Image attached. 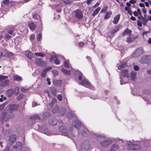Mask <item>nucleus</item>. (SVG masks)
<instances>
[{
    "mask_svg": "<svg viewBox=\"0 0 151 151\" xmlns=\"http://www.w3.org/2000/svg\"><path fill=\"white\" fill-rule=\"evenodd\" d=\"M121 74L124 77L128 78L129 77V75L128 73V70L127 69L122 70L121 72Z\"/></svg>",
    "mask_w": 151,
    "mask_h": 151,
    "instance_id": "obj_11",
    "label": "nucleus"
},
{
    "mask_svg": "<svg viewBox=\"0 0 151 151\" xmlns=\"http://www.w3.org/2000/svg\"><path fill=\"white\" fill-rule=\"evenodd\" d=\"M53 74L54 76H56L58 74V72L56 70H54L53 71Z\"/></svg>",
    "mask_w": 151,
    "mask_h": 151,
    "instance_id": "obj_50",
    "label": "nucleus"
},
{
    "mask_svg": "<svg viewBox=\"0 0 151 151\" xmlns=\"http://www.w3.org/2000/svg\"><path fill=\"white\" fill-rule=\"evenodd\" d=\"M101 8L100 7H98L94 11V12L92 14V16H94L96 15L99 12V11L100 10Z\"/></svg>",
    "mask_w": 151,
    "mask_h": 151,
    "instance_id": "obj_26",
    "label": "nucleus"
},
{
    "mask_svg": "<svg viewBox=\"0 0 151 151\" xmlns=\"http://www.w3.org/2000/svg\"><path fill=\"white\" fill-rule=\"evenodd\" d=\"M62 71L65 75H70V74L71 73L70 70H67L64 68H63L62 69Z\"/></svg>",
    "mask_w": 151,
    "mask_h": 151,
    "instance_id": "obj_24",
    "label": "nucleus"
},
{
    "mask_svg": "<svg viewBox=\"0 0 151 151\" xmlns=\"http://www.w3.org/2000/svg\"><path fill=\"white\" fill-rule=\"evenodd\" d=\"M50 91L52 94L55 96H56L57 93V91L55 88L52 87L50 88Z\"/></svg>",
    "mask_w": 151,
    "mask_h": 151,
    "instance_id": "obj_13",
    "label": "nucleus"
},
{
    "mask_svg": "<svg viewBox=\"0 0 151 151\" xmlns=\"http://www.w3.org/2000/svg\"><path fill=\"white\" fill-rule=\"evenodd\" d=\"M31 119L32 120H40V118L37 115H35L31 117Z\"/></svg>",
    "mask_w": 151,
    "mask_h": 151,
    "instance_id": "obj_29",
    "label": "nucleus"
},
{
    "mask_svg": "<svg viewBox=\"0 0 151 151\" xmlns=\"http://www.w3.org/2000/svg\"><path fill=\"white\" fill-rule=\"evenodd\" d=\"M35 62L36 64L40 66H42L45 63V62L43 61L42 59L40 58H36Z\"/></svg>",
    "mask_w": 151,
    "mask_h": 151,
    "instance_id": "obj_4",
    "label": "nucleus"
},
{
    "mask_svg": "<svg viewBox=\"0 0 151 151\" xmlns=\"http://www.w3.org/2000/svg\"><path fill=\"white\" fill-rule=\"evenodd\" d=\"M25 55L27 58L30 59H32V53L31 51L26 52L25 53Z\"/></svg>",
    "mask_w": 151,
    "mask_h": 151,
    "instance_id": "obj_18",
    "label": "nucleus"
},
{
    "mask_svg": "<svg viewBox=\"0 0 151 151\" xmlns=\"http://www.w3.org/2000/svg\"><path fill=\"white\" fill-rule=\"evenodd\" d=\"M57 98L58 100L60 101H61L62 100V96L60 94H58L57 95Z\"/></svg>",
    "mask_w": 151,
    "mask_h": 151,
    "instance_id": "obj_39",
    "label": "nucleus"
},
{
    "mask_svg": "<svg viewBox=\"0 0 151 151\" xmlns=\"http://www.w3.org/2000/svg\"><path fill=\"white\" fill-rule=\"evenodd\" d=\"M42 38V35L41 34H39L38 35L37 37V41H40Z\"/></svg>",
    "mask_w": 151,
    "mask_h": 151,
    "instance_id": "obj_49",
    "label": "nucleus"
},
{
    "mask_svg": "<svg viewBox=\"0 0 151 151\" xmlns=\"http://www.w3.org/2000/svg\"><path fill=\"white\" fill-rule=\"evenodd\" d=\"M58 106L56 107L55 108H54V109L52 110V112L54 113H55L58 110Z\"/></svg>",
    "mask_w": 151,
    "mask_h": 151,
    "instance_id": "obj_51",
    "label": "nucleus"
},
{
    "mask_svg": "<svg viewBox=\"0 0 151 151\" xmlns=\"http://www.w3.org/2000/svg\"><path fill=\"white\" fill-rule=\"evenodd\" d=\"M19 108L18 105L14 104L9 105V110L11 111H14L17 110Z\"/></svg>",
    "mask_w": 151,
    "mask_h": 151,
    "instance_id": "obj_7",
    "label": "nucleus"
},
{
    "mask_svg": "<svg viewBox=\"0 0 151 151\" xmlns=\"http://www.w3.org/2000/svg\"><path fill=\"white\" fill-rule=\"evenodd\" d=\"M66 115L69 119H71L73 117V114L70 112H67L66 114Z\"/></svg>",
    "mask_w": 151,
    "mask_h": 151,
    "instance_id": "obj_31",
    "label": "nucleus"
},
{
    "mask_svg": "<svg viewBox=\"0 0 151 151\" xmlns=\"http://www.w3.org/2000/svg\"><path fill=\"white\" fill-rule=\"evenodd\" d=\"M22 144L20 142H18L14 146V148L16 150L15 151H22Z\"/></svg>",
    "mask_w": 151,
    "mask_h": 151,
    "instance_id": "obj_2",
    "label": "nucleus"
},
{
    "mask_svg": "<svg viewBox=\"0 0 151 151\" xmlns=\"http://www.w3.org/2000/svg\"><path fill=\"white\" fill-rule=\"evenodd\" d=\"M92 0H87L86 1V3L87 4L89 5L91 3Z\"/></svg>",
    "mask_w": 151,
    "mask_h": 151,
    "instance_id": "obj_55",
    "label": "nucleus"
},
{
    "mask_svg": "<svg viewBox=\"0 0 151 151\" xmlns=\"http://www.w3.org/2000/svg\"><path fill=\"white\" fill-rule=\"evenodd\" d=\"M100 144L103 147H106L111 143V141L104 140L100 142Z\"/></svg>",
    "mask_w": 151,
    "mask_h": 151,
    "instance_id": "obj_5",
    "label": "nucleus"
},
{
    "mask_svg": "<svg viewBox=\"0 0 151 151\" xmlns=\"http://www.w3.org/2000/svg\"><path fill=\"white\" fill-rule=\"evenodd\" d=\"M6 114V112L5 111H4L1 114V115L0 116V119L2 120H3L4 119L5 115Z\"/></svg>",
    "mask_w": 151,
    "mask_h": 151,
    "instance_id": "obj_28",
    "label": "nucleus"
},
{
    "mask_svg": "<svg viewBox=\"0 0 151 151\" xmlns=\"http://www.w3.org/2000/svg\"><path fill=\"white\" fill-rule=\"evenodd\" d=\"M60 62V60H58V58L56 57L55 60V63L56 65H58L59 64Z\"/></svg>",
    "mask_w": 151,
    "mask_h": 151,
    "instance_id": "obj_43",
    "label": "nucleus"
},
{
    "mask_svg": "<svg viewBox=\"0 0 151 151\" xmlns=\"http://www.w3.org/2000/svg\"><path fill=\"white\" fill-rule=\"evenodd\" d=\"M33 18L35 19H38L40 17L39 15L36 13H34L32 15Z\"/></svg>",
    "mask_w": 151,
    "mask_h": 151,
    "instance_id": "obj_35",
    "label": "nucleus"
},
{
    "mask_svg": "<svg viewBox=\"0 0 151 151\" xmlns=\"http://www.w3.org/2000/svg\"><path fill=\"white\" fill-rule=\"evenodd\" d=\"M22 79L21 77L18 76H14L13 77V79L14 81H19L22 80Z\"/></svg>",
    "mask_w": 151,
    "mask_h": 151,
    "instance_id": "obj_27",
    "label": "nucleus"
},
{
    "mask_svg": "<svg viewBox=\"0 0 151 151\" xmlns=\"http://www.w3.org/2000/svg\"><path fill=\"white\" fill-rule=\"evenodd\" d=\"M36 27L35 25L34 22H30L29 26V27L31 30H34Z\"/></svg>",
    "mask_w": 151,
    "mask_h": 151,
    "instance_id": "obj_19",
    "label": "nucleus"
},
{
    "mask_svg": "<svg viewBox=\"0 0 151 151\" xmlns=\"http://www.w3.org/2000/svg\"><path fill=\"white\" fill-rule=\"evenodd\" d=\"M118 149V146L116 144H114L111 147L110 149V151H116Z\"/></svg>",
    "mask_w": 151,
    "mask_h": 151,
    "instance_id": "obj_21",
    "label": "nucleus"
},
{
    "mask_svg": "<svg viewBox=\"0 0 151 151\" xmlns=\"http://www.w3.org/2000/svg\"><path fill=\"white\" fill-rule=\"evenodd\" d=\"M142 20V23H143V25H146L147 22V21L148 20V19L146 18H145V17H144L143 18Z\"/></svg>",
    "mask_w": 151,
    "mask_h": 151,
    "instance_id": "obj_33",
    "label": "nucleus"
},
{
    "mask_svg": "<svg viewBox=\"0 0 151 151\" xmlns=\"http://www.w3.org/2000/svg\"><path fill=\"white\" fill-rule=\"evenodd\" d=\"M137 25L140 27L142 26V22L141 21L138 20L137 22Z\"/></svg>",
    "mask_w": 151,
    "mask_h": 151,
    "instance_id": "obj_54",
    "label": "nucleus"
},
{
    "mask_svg": "<svg viewBox=\"0 0 151 151\" xmlns=\"http://www.w3.org/2000/svg\"><path fill=\"white\" fill-rule=\"evenodd\" d=\"M84 45V43L82 42H81L78 43V46L79 47H82Z\"/></svg>",
    "mask_w": 151,
    "mask_h": 151,
    "instance_id": "obj_53",
    "label": "nucleus"
},
{
    "mask_svg": "<svg viewBox=\"0 0 151 151\" xmlns=\"http://www.w3.org/2000/svg\"><path fill=\"white\" fill-rule=\"evenodd\" d=\"M129 2L131 4H134L136 2L135 0H130Z\"/></svg>",
    "mask_w": 151,
    "mask_h": 151,
    "instance_id": "obj_58",
    "label": "nucleus"
},
{
    "mask_svg": "<svg viewBox=\"0 0 151 151\" xmlns=\"http://www.w3.org/2000/svg\"><path fill=\"white\" fill-rule=\"evenodd\" d=\"M49 122L50 125L52 126H55L57 123V120L53 119H50Z\"/></svg>",
    "mask_w": 151,
    "mask_h": 151,
    "instance_id": "obj_15",
    "label": "nucleus"
},
{
    "mask_svg": "<svg viewBox=\"0 0 151 151\" xmlns=\"http://www.w3.org/2000/svg\"><path fill=\"white\" fill-rule=\"evenodd\" d=\"M4 151H9V146H7Z\"/></svg>",
    "mask_w": 151,
    "mask_h": 151,
    "instance_id": "obj_64",
    "label": "nucleus"
},
{
    "mask_svg": "<svg viewBox=\"0 0 151 151\" xmlns=\"http://www.w3.org/2000/svg\"><path fill=\"white\" fill-rule=\"evenodd\" d=\"M127 66V64L126 62L121 63V64L118 67V69L121 70L122 68H125Z\"/></svg>",
    "mask_w": 151,
    "mask_h": 151,
    "instance_id": "obj_20",
    "label": "nucleus"
},
{
    "mask_svg": "<svg viewBox=\"0 0 151 151\" xmlns=\"http://www.w3.org/2000/svg\"><path fill=\"white\" fill-rule=\"evenodd\" d=\"M14 93V90L13 89H10L7 90L6 92V94L8 97L12 96Z\"/></svg>",
    "mask_w": 151,
    "mask_h": 151,
    "instance_id": "obj_9",
    "label": "nucleus"
},
{
    "mask_svg": "<svg viewBox=\"0 0 151 151\" xmlns=\"http://www.w3.org/2000/svg\"><path fill=\"white\" fill-rule=\"evenodd\" d=\"M107 9V7L106 6H104L101 9V12H106Z\"/></svg>",
    "mask_w": 151,
    "mask_h": 151,
    "instance_id": "obj_41",
    "label": "nucleus"
},
{
    "mask_svg": "<svg viewBox=\"0 0 151 151\" xmlns=\"http://www.w3.org/2000/svg\"><path fill=\"white\" fill-rule=\"evenodd\" d=\"M8 78L7 76H0V82L1 81L4 80Z\"/></svg>",
    "mask_w": 151,
    "mask_h": 151,
    "instance_id": "obj_38",
    "label": "nucleus"
},
{
    "mask_svg": "<svg viewBox=\"0 0 151 151\" xmlns=\"http://www.w3.org/2000/svg\"><path fill=\"white\" fill-rule=\"evenodd\" d=\"M81 84L82 85L85 86L86 85H89V83L86 80H83L81 83Z\"/></svg>",
    "mask_w": 151,
    "mask_h": 151,
    "instance_id": "obj_25",
    "label": "nucleus"
},
{
    "mask_svg": "<svg viewBox=\"0 0 151 151\" xmlns=\"http://www.w3.org/2000/svg\"><path fill=\"white\" fill-rule=\"evenodd\" d=\"M57 101V100L55 98H53L52 99V100L51 101V103L50 104V106H53L55 103Z\"/></svg>",
    "mask_w": 151,
    "mask_h": 151,
    "instance_id": "obj_32",
    "label": "nucleus"
},
{
    "mask_svg": "<svg viewBox=\"0 0 151 151\" xmlns=\"http://www.w3.org/2000/svg\"><path fill=\"white\" fill-rule=\"evenodd\" d=\"M35 38V36L34 35H32L30 36V40L31 41L33 40Z\"/></svg>",
    "mask_w": 151,
    "mask_h": 151,
    "instance_id": "obj_52",
    "label": "nucleus"
},
{
    "mask_svg": "<svg viewBox=\"0 0 151 151\" xmlns=\"http://www.w3.org/2000/svg\"><path fill=\"white\" fill-rule=\"evenodd\" d=\"M64 65L65 67L66 68H69V64L68 62L65 61L64 62Z\"/></svg>",
    "mask_w": 151,
    "mask_h": 151,
    "instance_id": "obj_46",
    "label": "nucleus"
},
{
    "mask_svg": "<svg viewBox=\"0 0 151 151\" xmlns=\"http://www.w3.org/2000/svg\"><path fill=\"white\" fill-rule=\"evenodd\" d=\"M119 30V29L117 27H116L115 29H113L111 30V32L112 34L115 33L116 32H117Z\"/></svg>",
    "mask_w": 151,
    "mask_h": 151,
    "instance_id": "obj_40",
    "label": "nucleus"
},
{
    "mask_svg": "<svg viewBox=\"0 0 151 151\" xmlns=\"http://www.w3.org/2000/svg\"><path fill=\"white\" fill-rule=\"evenodd\" d=\"M14 29H10L8 31V33L10 35H12L13 36H14L15 35V34L13 33V32L14 31Z\"/></svg>",
    "mask_w": 151,
    "mask_h": 151,
    "instance_id": "obj_42",
    "label": "nucleus"
},
{
    "mask_svg": "<svg viewBox=\"0 0 151 151\" xmlns=\"http://www.w3.org/2000/svg\"><path fill=\"white\" fill-rule=\"evenodd\" d=\"M24 96V95L22 93H20L17 97V99L18 101H20L23 98Z\"/></svg>",
    "mask_w": 151,
    "mask_h": 151,
    "instance_id": "obj_36",
    "label": "nucleus"
},
{
    "mask_svg": "<svg viewBox=\"0 0 151 151\" xmlns=\"http://www.w3.org/2000/svg\"><path fill=\"white\" fill-rule=\"evenodd\" d=\"M75 17L78 19H82L83 16L82 12L79 9L75 10Z\"/></svg>",
    "mask_w": 151,
    "mask_h": 151,
    "instance_id": "obj_3",
    "label": "nucleus"
},
{
    "mask_svg": "<svg viewBox=\"0 0 151 151\" xmlns=\"http://www.w3.org/2000/svg\"><path fill=\"white\" fill-rule=\"evenodd\" d=\"M134 146H136L135 145H134V144H129L128 145V149L129 150H133V149L134 148Z\"/></svg>",
    "mask_w": 151,
    "mask_h": 151,
    "instance_id": "obj_30",
    "label": "nucleus"
},
{
    "mask_svg": "<svg viewBox=\"0 0 151 151\" xmlns=\"http://www.w3.org/2000/svg\"><path fill=\"white\" fill-rule=\"evenodd\" d=\"M64 2V3H65V4H70L71 3V1H70L69 0H67L66 1H65Z\"/></svg>",
    "mask_w": 151,
    "mask_h": 151,
    "instance_id": "obj_59",
    "label": "nucleus"
},
{
    "mask_svg": "<svg viewBox=\"0 0 151 151\" xmlns=\"http://www.w3.org/2000/svg\"><path fill=\"white\" fill-rule=\"evenodd\" d=\"M136 76V73L135 72H132L131 73L130 77L132 80H134L135 79Z\"/></svg>",
    "mask_w": 151,
    "mask_h": 151,
    "instance_id": "obj_22",
    "label": "nucleus"
},
{
    "mask_svg": "<svg viewBox=\"0 0 151 151\" xmlns=\"http://www.w3.org/2000/svg\"><path fill=\"white\" fill-rule=\"evenodd\" d=\"M75 127L77 128V129H79L80 128L81 125V122L78 121L76 120L74 122Z\"/></svg>",
    "mask_w": 151,
    "mask_h": 151,
    "instance_id": "obj_14",
    "label": "nucleus"
},
{
    "mask_svg": "<svg viewBox=\"0 0 151 151\" xmlns=\"http://www.w3.org/2000/svg\"><path fill=\"white\" fill-rule=\"evenodd\" d=\"M15 5V2L12 1H11L10 2V6H13Z\"/></svg>",
    "mask_w": 151,
    "mask_h": 151,
    "instance_id": "obj_61",
    "label": "nucleus"
},
{
    "mask_svg": "<svg viewBox=\"0 0 151 151\" xmlns=\"http://www.w3.org/2000/svg\"><path fill=\"white\" fill-rule=\"evenodd\" d=\"M134 69L135 70L137 71L139 70V67L137 65H135L134 67Z\"/></svg>",
    "mask_w": 151,
    "mask_h": 151,
    "instance_id": "obj_56",
    "label": "nucleus"
},
{
    "mask_svg": "<svg viewBox=\"0 0 151 151\" xmlns=\"http://www.w3.org/2000/svg\"><path fill=\"white\" fill-rule=\"evenodd\" d=\"M27 89H25L23 87H22L21 88V91L22 92H26V91H27Z\"/></svg>",
    "mask_w": 151,
    "mask_h": 151,
    "instance_id": "obj_57",
    "label": "nucleus"
},
{
    "mask_svg": "<svg viewBox=\"0 0 151 151\" xmlns=\"http://www.w3.org/2000/svg\"><path fill=\"white\" fill-rule=\"evenodd\" d=\"M120 17V15L118 14L116 15L114 18L113 22L115 24H116L119 21Z\"/></svg>",
    "mask_w": 151,
    "mask_h": 151,
    "instance_id": "obj_16",
    "label": "nucleus"
},
{
    "mask_svg": "<svg viewBox=\"0 0 151 151\" xmlns=\"http://www.w3.org/2000/svg\"><path fill=\"white\" fill-rule=\"evenodd\" d=\"M133 14L134 16L136 17L138 15V14L137 11H135L133 12Z\"/></svg>",
    "mask_w": 151,
    "mask_h": 151,
    "instance_id": "obj_60",
    "label": "nucleus"
},
{
    "mask_svg": "<svg viewBox=\"0 0 151 151\" xmlns=\"http://www.w3.org/2000/svg\"><path fill=\"white\" fill-rule=\"evenodd\" d=\"M56 83L58 84L57 85L58 86H60L62 83V81L61 80H59L56 82Z\"/></svg>",
    "mask_w": 151,
    "mask_h": 151,
    "instance_id": "obj_48",
    "label": "nucleus"
},
{
    "mask_svg": "<svg viewBox=\"0 0 151 151\" xmlns=\"http://www.w3.org/2000/svg\"><path fill=\"white\" fill-rule=\"evenodd\" d=\"M6 105V103H4L3 104L0 105V110H2L5 107Z\"/></svg>",
    "mask_w": 151,
    "mask_h": 151,
    "instance_id": "obj_44",
    "label": "nucleus"
},
{
    "mask_svg": "<svg viewBox=\"0 0 151 151\" xmlns=\"http://www.w3.org/2000/svg\"><path fill=\"white\" fill-rule=\"evenodd\" d=\"M137 38L136 37H133L132 35H130L127 38L126 41L128 43H131L134 42Z\"/></svg>",
    "mask_w": 151,
    "mask_h": 151,
    "instance_id": "obj_8",
    "label": "nucleus"
},
{
    "mask_svg": "<svg viewBox=\"0 0 151 151\" xmlns=\"http://www.w3.org/2000/svg\"><path fill=\"white\" fill-rule=\"evenodd\" d=\"M132 33L131 30L127 29L123 33L122 36H124L125 35H130Z\"/></svg>",
    "mask_w": 151,
    "mask_h": 151,
    "instance_id": "obj_12",
    "label": "nucleus"
},
{
    "mask_svg": "<svg viewBox=\"0 0 151 151\" xmlns=\"http://www.w3.org/2000/svg\"><path fill=\"white\" fill-rule=\"evenodd\" d=\"M7 55L11 57L12 56V53L11 52H9L8 53H7Z\"/></svg>",
    "mask_w": 151,
    "mask_h": 151,
    "instance_id": "obj_63",
    "label": "nucleus"
},
{
    "mask_svg": "<svg viewBox=\"0 0 151 151\" xmlns=\"http://www.w3.org/2000/svg\"><path fill=\"white\" fill-rule=\"evenodd\" d=\"M46 81L48 82V84L49 85H50L51 84V82L50 81V80L49 78H47L46 79Z\"/></svg>",
    "mask_w": 151,
    "mask_h": 151,
    "instance_id": "obj_62",
    "label": "nucleus"
},
{
    "mask_svg": "<svg viewBox=\"0 0 151 151\" xmlns=\"http://www.w3.org/2000/svg\"><path fill=\"white\" fill-rule=\"evenodd\" d=\"M60 131L64 135L69 137L70 135V133L67 130L65 126H60L59 128Z\"/></svg>",
    "mask_w": 151,
    "mask_h": 151,
    "instance_id": "obj_1",
    "label": "nucleus"
},
{
    "mask_svg": "<svg viewBox=\"0 0 151 151\" xmlns=\"http://www.w3.org/2000/svg\"><path fill=\"white\" fill-rule=\"evenodd\" d=\"M35 55L36 56H41L42 57H44L45 56V55L44 54H42L41 52H39V53L35 52Z\"/></svg>",
    "mask_w": 151,
    "mask_h": 151,
    "instance_id": "obj_34",
    "label": "nucleus"
},
{
    "mask_svg": "<svg viewBox=\"0 0 151 151\" xmlns=\"http://www.w3.org/2000/svg\"><path fill=\"white\" fill-rule=\"evenodd\" d=\"M111 14L112 12L111 11H108L105 16L104 19H108L110 17L111 15Z\"/></svg>",
    "mask_w": 151,
    "mask_h": 151,
    "instance_id": "obj_23",
    "label": "nucleus"
},
{
    "mask_svg": "<svg viewBox=\"0 0 151 151\" xmlns=\"http://www.w3.org/2000/svg\"><path fill=\"white\" fill-rule=\"evenodd\" d=\"M16 138L17 136L16 135L13 134L10 135L9 139L10 144L12 145L15 141Z\"/></svg>",
    "mask_w": 151,
    "mask_h": 151,
    "instance_id": "obj_6",
    "label": "nucleus"
},
{
    "mask_svg": "<svg viewBox=\"0 0 151 151\" xmlns=\"http://www.w3.org/2000/svg\"><path fill=\"white\" fill-rule=\"evenodd\" d=\"M134 145L136 146H134L133 149V150H138L140 148V146L139 145L134 144Z\"/></svg>",
    "mask_w": 151,
    "mask_h": 151,
    "instance_id": "obj_37",
    "label": "nucleus"
},
{
    "mask_svg": "<svg viewBox=\"0 0 151 151\" xmlns=\"http://www.w3.org/2000/svg\"><path fill=\"white\" fill-rule=\"evenodd\" d=\"M56 57L55 56H52V57H50V62L52 63L54 61H55Z\"/></svg>",
    "mask_w": 151,
    "mask_h": 151,
    "instance_id": "obj_47",
    "label": "nucleus"
},
{
    "mask_svg": "<svg viewBox=\"0 0 151 151\" xmlns=\"http://www.w3.org/2000/svg\"><path fill=\"white\" fill-rule=\"evenodd\" d=\"M50 68H45L43 70L41 73V76L42 78L45 77L46 74L48 70H50Z\"/></svg>",
    "mask_w": 151,
    "mask_h": 151,
    "instance_id": "obj_17",
    "label": "nucleus"
},
{
    "mask_svg": "<svg viewBox=\"0 0 151 151\" xmlns=\"http://www.w3.org/2000/svg\"><path fill=\"white\" fill-rule=\"evenodd\" d=\"M9 3L10 1L9 0H4L3 2V3L4 4L7 5H9Z\"/></svg>",
    "mask_w": 151,
    "mask_h": 151,
    "instance_id": "obj_45",
    "label": "nucleus"
},
{
    "mask_svg": "<svg viewBox=\"0 0 151 151\" xmlns=\"http://www.w3.org/2000/svg\"><path fill=\"white\" fill-rule=\"evenodd\" d=\"M9 81L8 80H6L0 83V86L2 87L7 86L9 85Z\"/></svg>",
    "mask_w": 151,
    "mask_h": 151,
    "instance_id": "obj_10",
    "label": "nucleus"
}]
</instances>
